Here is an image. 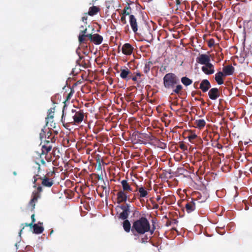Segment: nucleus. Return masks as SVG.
Masks as SVG:
<instances>
[{
  "instance_id": "49",
  "label": "nucleus",
  "mask_w": 252,
  "mask_h": 252,
  "mask_svg": "<svg viewBox=\"0 0 252 252\" xmlns=\"http://www.w3.org/2000/svg\"><path fill=\"white\" fill-rule=\"evenodd\" d=\"M31 219H32V222L34 223L35 221V219L34 218V214H32V215Z\"/></svg>"
},
{
  "instance_id": "44",
  "label": "nucleus",
  "mask_w": 252,
  "mask_h": 252,
  "mask_svg": "<svg viewBox=\"0 0 252 252\" xmlns=\"http://www.w3.org/2000/svg\"><path fill=\"white\" fill-rule=\"evenodd\" d=\"M160 147L162 149H165L166 147V144L163 142H160L159 144Z\"/></svg>"
},
{
  "instance_id": "64",
  "label": "nucleus",
  "mask_w": 252,
  "mask_h": 252,
  "mask_svg": "<svg viewBox=\"0 0 252 252\" xmlns=\"http://www.w3.org/2000/svg\"><path fill=\"white\" fill-rule=\"evenodd\" d=\"M96 0H93L92 1V2L94 3V2H95V1H96Z\"/></svg>"
},
{
  "instance_id": "9",
  "label": "nucleus",
  "mask_w": 252,
  "mask_h": 252,
  "mask_svg": "<svg viewBox=\"0 0 252 252\" xmlns=\"http://www.w3.org/2000/svg\"><path fill=\"white\" fill-rule=\"evenodd\" d=\"M196 62L201 64H204L205 65L211 63H210V56L206 54L199 55V56L196 58Z\"/></svg>"
},
{
  "instance_id": "15",
  "label": "nucleus",
  "mask_w": 252,
  "mask_h": 252,
  "mask_svg": "<svg viewBox=\"0 0 252 252\" xmlns=\"http://www.w3.org/2000/svg\"><path fill=\"white\" fill-rule=\"evenodd\" d=\"M234 67L232 65H228L224 66L222 68V73L224 76L232 75L234 72Z\"/></svg>"
},
{
  "instance_id": "36",
  "label": "nucleus",
  "mask_w": 252,
  "mask_h": 252,
  "mask_svg": "<svg viewBox=\"0 0 252 252\" xmlns=\"http://www.w3.org/2000/svg\"><path fill=\"white\" fill-rule=\"evenodd\" d=\"M40 138L41 140H42L43 138H46V134L44 129H42L40 133Z\"/></svg>"
},
{
  "instance_id": "10",
  "label": "nucleus",
  "mask_w": 252,
  "mask_h": 252,
  "mask_svg": "<svg viewBox=\"0 0 252 252\" xmlns=\"http://www.w3.org/2000/svg\"><path fill=\"white\" fill-rule=\"evenodd\" d=\"M220 95L219 89L217 88L211 89L208 92V96L212 100L217 99Z\"/></svg>"
},
{
  "instance_id": "38",
  "label": "nucleus",
  "mask_w": 252,
  "mask_h": 252,
  "mask_svg": "<svg viewBox=\"0 0 252 252\" xmlns=\"http://www.w3.org/2000/svg\"><path fill=\"white\" fill-rule=\"evenodd\" d=\"M120 207L123 210V211L130 210V205L128 204H126V205H122Z\"/></svg>"
},
{
  "instance_id": "13",
  "label": "nucleus",
  "mask_w": 252,
  "mask_h": 252,
  "mask_svg": "<svg viewBox=\"0 0 252 252\" xmlns=\"http://www.w3.org/2000/svg\"><path fill=\"white\" fill-rule=\"evenodd\" d=\"M196 208L195 203L193 199L191 198L190 201H188L185 205V209L186 211L188 213H191Z\"/></svg>"
},
{
  "instance_id": "17",
  "label": "nucleus",
  "mask_w": 252,
  "mask_h": 252,
  "mask_svg": "<svg viewBox=\"0 0 252 252\" xmlns=\"http://www.w3.org/2000/svg\"><path fill=\"white\" fill-rule=\"evenodd\" d=\"M131 74V72L128 70V68L121 69L120 77L124 79L127 80L130 78L129 75Z\"/></svg>"
},
{
  "instance_id": "60",
  "label": "nucleus",
  "mask_w": 252,
  "mask_h": 252,
  "mask_svg": "<svg viewBox=\"0 0 252 252\" xmlns=\"http://www.w3.org/2000/svg\"><path fill=\"white\" fill-rule=\"evenodd\" d=\"M166 66H164V67L163 68V70L164 71H165V70H166Z\"/></svg>"
},
{
  "instance_id": "30",
  "label": "nucleus",
  "mask_w": 252,
  "mask_h": 252,
  "mask_svg": "<svg viewBox=\"0 0 252 252\" xmlns=\"http://www.w3.org/2000/svg\"><path fill=\"white\" fill-rule=\"evenodd\" d=\"M131 9L129 5L126 6V7H125L124 9L123 10V11L122 12V15H124L126 16V15L130 16L131 15V14H130L131 13Z\"/></svg>"
},
{
  "instance_id": "6",
  "label": "nucleus",
  "mask_w": 252,
  "mask_h": 252,
  "mask_svg": "<svg viewBox=\"0 0 252 252\" xmlns=\"http://www.w3.org/2000/svg\"><path fill=\"white\" fill-rule=\"evenodd\" d=\"M42 191V187L39 186L37 188L36 191H33L32 193V198L31 199L29 205L32 206V209L33 210L35 207V202L40 197V192Z\"/></svg>"
},
{
  "instance_id": "43",
  "label": "nucleus",
  "mask_w": 252,
  "mask_h": 252,
  "mask_svg": "<svg viewBox=\"0 0 252 252\" xmlns=\"http://www.w3.org/2000/svg\"><path fill=\"white\" fill-rule=\"evenodd\" d=\"M87 37H83L82 38V39L83 40L81 41H80L79 39H78V40H79V43L80 44H83V43H86L87 42V39H86V38Z\"/></svg>"
},
{
  "instance_id": "52",
  "label": "nucleus",
  "mask_w": 252,
  "mask_h": 252,
  "mask_svg": "<svg viewBox=\"0 0 252 252\" xmlns=\"http://www.w3.org/2000/svg\"><path fill=\"white\" fill-rule=\"evenodd\" d=\"M142 76V74H141V73L140 72H137L136 74V76H138V77H141Z\"/></svg>"
},
{
  "instance_id": "50",
  "label": "nucleus",
  "mask_w": 252,
  "mask_h": 252,
  "mask_svg": "<svg viewBox=\"0 0 252 252\" xmlns=\"http://www.w3.org/2000/svg\"><path fill=\"white\" fill-rule=\"evenodd\" d=\"M136 199H138V197H136L135 196V194H134L133 195V197L132 199V200L131 201H129V202H132L134 200H135Z\"/></svg>"
},
{
  "instance_id": "31",
  "label": "nucleus",
  "mask_w": 252,
  "mask_h": 252,
  "mask_svg": "<svg viewBox=\"0 0 252 252\" xmlns=\"http://www.w3.org/2000/svg\"><path fill=\"white\" fill-rule=\"evenodd\" d=\"M175 87V88L173 90V93L171 94H172L173 93L176 94H181V92L183 89L182 86L180 84H177Z\"/></svg>"
},
{
  "instance_id": "29",
  "label": "nucleus",
  "mask_w": 252,
  "mask_h": 252,
  "mask_svg": "<svg viewBox=\"0 0 252 252\" xmlns=\"http://www.w3.org/2000/svg\"><path fill=\"white\" fill-rule=\"evenodd\" d=\"M130 212L129 210H125L123 211L120 214L119 218L123 220H126V219L128 217L129 213Z\"/></svg>"
},
{
  "instance_id": "53",
  "label": "nucleus",
  "mask_w": 252,
  "mask_h": 252,
  "mask_svg": "<svg viewBox=\"0 0 252 252\" xmlns=\"http://www.w3.org/2000/svg\"><path fill=\"white\" fill-rule=\"evenodd\" d=\"M33 222H32L31 223H29V224H28V226H30V227H33Z\"/></svg>"
},
{
  "instance_id": "54",
  "label": "nucleus",
  "mask_w": 252,
  "mask_h": 252,
  "mask_svg": "<svg viewBox=\"0 0 252 252\" xmlns=\"http://www.w3.org/2000/svg\"><path fill=\"white\" fill-rule=\"evenodd\" d=\"M160 199H161V197H160V196L158 195V196H157V200L158 201L159 200H160Z\"/></svg>"
},
{
  "instance_id": "18",
  "label": "nucleus",
  "mask_w": 252,
  "mask_h": 252,
  "mask_svg": "<svg viewBox=\"0 0 252 252\" xmlns=\"http://www.w3.org/2000/svg\"><path fill=\"white\" fill-rule=\"evenodd\" d=\"M224 76V74L219 71L215 74V80L219 85H222L223 84V77Z\"/></svg>"
},
{
  "instance_id": "58",
  "label": "nucleus",
  "mask_w": 252,
  "mask_h": 252,
  "mask_svg": "<svg viewBox=\"0 0 252 252\" xmlns=\"http://www.w3.org/2000/svg\"><path fill=\"white\" fill-rule=\"evenodd\" d=\"M24 228V226H23V227H22V228L21 229V230H20V232H19L20 235H21V232H22V230H23V229Z\"/></svg>"
},
{
  "instance_id": "39",
  "label": "nucleus",
  "mask_w": 252,
  "mask_h": 252,
  "mask_svg": "<svg viewBox=\"0 0 252 252\" xmlns=\"http://www.w3.org/2000/svg\"><path fill=\"white\" fill-rule=\"evenodd\" d=\"M139 137L142 139H148L150 138V136L146 133H140Z\"/></svg>"
},
{
  "instance_id": "24",
  "label": "nucleus",
  "mask_w": 252,
  "mask_h": 252,
  "mask_svg": "<svg viewBox=\"0 0 252 252\" xmlns=\"http://www.w3.org/2000/svg\"><path fill=\"white\" fill-rule=\"evenodd\" d=\"M123 225L125 231L126 232H129L131 230V224L129 221L127 220H126L123 223Z\"/></svg>"
},
{
  "instance_id": "45",
  "label": "nucleus",
  "mask_w": 252,
  "mask_h": 252,
  "mask_svg": "<svg viewBox=\"0 0 252 252\" xmlns=\"http://www.w3.org/2000/svg\"><path fill=\"white\" fill-rule=\"evenodd\" d=\"M214 45V40L212 39L210 40L208 43V46L209 47H212Z\"/></svg>"
},
{
  "instance_id": "62",
  "label": "nucleus",
  "mask_w": 252,
  "mask_h": 252,
  "mask_svg": "<svg viewBox=\"0 0 252 252\" xmlns=\"http://www.w3.org/2000/svg\"><path fill=\"white\" fill-rule=\"evenodd\" d=\"M53 232V230H52L51 231L50 233V235H51Z\"/></svg>"
},
{
  "instance_id": "37",
  "label": "nucleus",
  "mask_w": 252,
  "mask_h": 252,
  "mask_svg": "<svg viewBox=\"0 0 252 252\" xmlns=\"http://www.w3.org/2000/svg\"><path fill=\"white\" fill-rule=\"evenodd\" d=\"M74 93V90L71 89L70 93L67 94V95L66 97V101H68L70 99V98L72 96Z\"/></svg>"
},
{
  "instance_id": "63",
  "label": "nucleus",
  "mask_w": 252,
  "mask_h": 252,
  "mask_svg": "<svg viewBox=\"0 0 252 252\" xmlns=\"http://www.w3.org/2000/svg\"><path fill=\"white\" fill-rule=\"evenodd\" d=\"M172 229L174 230L177 231V230H176V229L175 228H173Z\"/></svg>"
},
{
  "instance_id": "19",
  "label": "nucleus",
  "mask_w": 252,
  "mask_h": 252,
  "mask_svg": "<svg viewBox=\"0 0 252 252\" xmlns=\"http://www.w3.org/2000/svg\"><path fill=\"white\" fill-rule=\"evenodd\" d=\"M56 141L54 136H52V132L49 130L46 133V138L45 140V142L47 145L49 144L51 142L54 143Z\"/></svg>"
},
{
  "instance_id": "20",
  "label": "nucleus",
  "mask_w": 252,
  "mask_h": 252,
  "mask_svg": "<svg viewBox=\"0 0 252 252\" xmlns=\"http://www.w3.org/2000/svg\"><path fill=\"white\" fill-rule=\"evenodd\" d=\"M100 8L96 6H93L89 8L88 14L90 16H93L96 15L98 12L100 11Z\"/></svg>"
},
{
  "instance_id": "51",
  "label": "nucleus",
  "mask_w": 252,
  "mask_h": 252,
  "mask_svg": "<svg viewBox=\"0 0 252 252\" xmlns=\"http://www.w3.org/2000/svg\"><path fill=\"white\" fill-rule=\"evenodd\" d=\"M132 80L133 81H136L137 79V77L135 76H133L131 78Z\"/></svg>"
},
{
  "instance_id": "35",
  "label": "nucleus",
  "mask_w": 252,
  "mask_h": 252,
  "mask_svg": "<svg viewBox=\"0 0 252 252\" xmlns=\"http://www.w3.org/2000/svg\"><path fill=\"white\" fill-rule=\"evenodd\" d=\"M39 179H41V180L42 179L41 177H39V176L38 175H35L33 176V183L34 184V185L33 186L34 188L36 187V185L35 183Z\"/></svg>"
},
{
  "instance_id": "16",
  "label": "nucleus",
  "mask_w": 252,
  "mask_h": 252,
  "mask_svg": "<svg viewBox=\"0 0 252 252\" xmlns=\"http://www.w3.org/2000/svg\"><path fill=\"white\" fill-rule=\"evenodd\" d=\"M123 189L122 190L127 192L133 191L132 188H131L129 183L126 180H123L121 182Z\"/></svg>"
},
{
  "instance_id": "56",
  "label": "nucleus",
  "mask_w": 252,
  "mask_h": 252,
  "mask_svg": "<svg viewBox=\"0 0 252 252\" xmlns=\"http://www.w3.org/2000/svg\"><path fill=\"white\" fill-rule=\"evenodd\" d=\"M158 204H156V205L154 206V209H157V208H158Z\"/></svg>"
},
{
  "instance_id": "46",
  "label": "nucleus",
  "mask_w": 252,
  "mask_h": 252,
  "mask_svg": "<svg viewBox=\"0 0 252 252\" xmlns=\"http://www.w3.org/2000/svg\"><path fill=\"white\" fill-rule=\"evenodd\" d=\"M87 16H83L82 18V21L84 22L85 23L87 24Z\"/></svg>"
},
{
  "instance_id": "32",
  "label": "nucleus",
  "mask_w": 252,
  "mask_h": 252,
  "mask_svg": "<svg viewBox=\"0 0 252 252\" xmlns=\"http://www.w3.org/2000/svg\"><path fill=\"white\" fill-rule=\"evenodd\" d=\"M54 108H51L49 110L47 118L46 119H53L54 118Z\"/></svg>"
},
{
  "instance_id": "59",
  "label": "nucleus",
  "mask_w": 252,
  "mask_h": 252,
  "mask_svg": "<svg viewBox=\"0 0 252 252\" xmlns=\"http://www.w3.org/2000/svg\"><path fill=\"white\" fill-rule=\"evenodd\" d=\"M180 2L179 1V0H177V4H180Z\"/></svg>"
},
{
  "instance_id": "5",
  "label": "nucleus",
  "mask_w": 252,
  "mask_h": 252,
  "mask_svg": "<svg viewBox=\"0 0 252 252\" xmlns=\"http://www.w3.org/2000/svg\"><path fill=\"white\" fill-rule=\"evenodd\" d=\"M136 189L133 191H138V193H135V196L138 197V199L142 203L144 201L143 198L147 197L148 191L143 186L139 187L137 185H136Z\"/></svg>"
},
{
  "instance_id": "40",
  "label": "nucleus",
  "mask_w": 252,
  "mask_h": 252,
  "mask_svg": "<svg viewBox=\"0 0 252 252\" xmlns=\"http://www.w3.org/2000/svg\"><path fill=\"white\" fill-rule=\"evenodd\" d=\"M120 21L123 25L126 24V15H122Z\"/></svg>"
},
{
  "instance_id": "3",
  "label": "nucleus",
  "mask_w": 252,
  "mask_h": 252,
  "mask_svg": "<svg viewBox=\"0 0 252 252\" xmlns=\"http://www.w3.org/2000/svg\"><path fill=\"white\" fill-rule=\"evenodd\" d=\"M65 106H63V114L62 116V122L63 123L65 122L68 123H73L74 124H80L84 120V112L83 110H80L78 111H76L75 110H72V112L73 113H74V115L72 116L73 121H71V119H66L65 116L64 115V109Z\"/></svg>"
},
{
  "instance_id": "33",
  "label": "nucleus",
  "mask_w": 252,
  "mask_h": 252,
  "mask_svg": "<svg viewBox=\"0 0 252 252\" xmlns=\"http://www.w3.org/2000/svg\"><path fill=\"white\" fill-rule=\"evenodd\" d=\"M197 135L194 133H191L190 135H189L188 137L189 138V140L190 142H192V141L197 138Z\"/></svg>"
},
{
  "instance_id": "28",
  "label": "nucleus",
  "mask_w": 252,
  "mask_h": 252,
  "mask_svg": "<svg viewBox=\"0 0 252 252\" xmlns=\"http://www.w3.org/2000/svg\"><path fill=\"white\" fill-rule=\"evenodd\" d=\"M87 29L85 28L84 30H81L80 32V34L78 36V38L80 41H82L83 37H87L89 38V34L87 33Z\"/></svg>"
},
{
  "instance_id": "55",
  "label": "nucleus",
  "mask_w": 252,
  "mask_h": 252,
  "mask_svg": "<svg viewBox=\"0 0 252 252\" xmlns=\"http://www.w3.org/2000/svg\"><path fill=\"white\" fill-rule=\"evenodd\" d=\"M41 163L42 164H45V161L43 159H41Z\"/></svg>"
},
{
  "instance_id": "21",
  "label": "nucleus",
  "mask_w": 252,
  "mask_h": 252,
  "mask_svg": "<svg viewBox=\"0 0 252 252\" xmlns=\"http://www.w3.org/2000/svg\"><path fill=\"white\" fill-rule=\"evenodd\" d=\"M194 125H195L196 127L201 129L205 126L206 122L203 119L196 120L194 122Z\"/></svg>"
},
{
  "instance_id": "26",
  "label": "nucleus",
  "mask_w": 252,
  "mask_h": 252,
  "mask_svg": "<svg viewBox=\"0 0 252 252\" xmlns=\"http://www.w3.org/2000/svg\"><path fill=\"white\" fill-rule=\"evenodd\" d=\"M153 64V63L151 61L146 62L144 67L143 71L145 73L147 74L151 69V66Z\"/></svg>"
},
{
  "instance_id": "41",
  "label": "nucleus",
  "mask_w": 252,
  "mask_h": 252,
  "mask_svg": "<svg viewBox=\"0 0 252 252\" xmlns=\"http://www.w3.org/2000/svg\"><path fill=\"white\" fill-rule=\"evenodd\" d=\"M179 147L181 149H182L184 151L187 150V147L184 143H181L180 144Z\"/></svg>"
},
{
  "instance_id": "48",
  "label": "nucleus",
  "mask_w": 252,
  "mask_h": 252,
  "mask_svg": "<svg viewBox=\"0 0 252 252\" xmlns=\"http://www.w3.org/2000/svg\"><path fill=\"white\" fill-rule=\"evenodd\" d=\"M198 82H195L194 83L193 87L195 89H198Z\"/></svg>"
},
{
  "instance_id": "34",
  "label": "nucleus",
  "mask_w": 252,
  "mask_h": 252,
  "mask_svg": "<svg viewBox=\"0 0 252 252\" xmlns=\"http://www.w3.org/2000/svg\"><path fill=\"white\" fill-rule=\"evenodd\" d=\"M178 222V221L176 219H173L172 220H168L166 223V226H170L172 223L177 224Z\"/></svg>"
},
{
  "instance_id": "23",
  "label": "nucleus",
  "mask_w": 252,
  "mask_h": 252,
  "mask_svg": "<svg viewBox=\"0 0 252 252\" xmlns=\"http://www.w3.org/2000/svg\"><path fill=\"white\" fill-rule=\"evenodd\" d=\"M52 148V146L50 144V143L48 145L46 143L42 147V154H47L49 152H50Z\"/></svg>"
},
{
  "instance_id": "57",
  "label": "nucleus",
  "mask_w": 252,
  "mask_h": 252,
  "mask_svg": "<svg viewBox=\"0 0 252 252\" xmlns=\"http://www.w3.org/2000/svg\"><path fill=\"white\" fill-rule=\"evenodd\" d=\"M80 29L81 30H84V29H85V28H84V26H80Z\"/></svg>"
},
{
  "instance_id": "4",
  "label": "nucleus",
  "mask_w": 252,
  "mask_h": 252,
  "mask_svg": "<svg viewBox=\"0 0 252 252\" xmlns=\"http://www.w3.org/2000/svg\"><path fill=\"white\" fill-rule=\"evenodd\" d=\"M163 85L167 89L175 88V86L179 83V79L173 73H168L165 75L163 78Z\"/></svg>"
},
{
  "instance_id": "47",
  "label": "nucleus",
  "mask_w": 252,
  "mask_h": 252,
  "mask_svg": "<svg viewBox=\"0 0 252 252\" xmlns=\"http://www.w3.org/2000/svg\"><path fill=\"white\" fill-rule=\"evenodd\" d=\"M155 229H156V227H155V225H153L152 229H150V231H149L151 234H153Z\"/></svg>"
},
{
  "instance_id": "2",
  "label": "nucleus",
  "mask_w": 252,
  "mask_h": 252,
  "mask_svg": "<svg viewBox=\"0 0 252 252\" xmlns=\"http://www.w3.org/2000/svg\"><path fill=\"white\" fill-rule=\"evenodd\" d=\"M129 18V24L134 33L139 34L144 33V29L148 27L147 23L144 20L137 21L133 15H130Z\"/></svg>"
},
{
  "instance_id": "7",
  "label": "nucleus",
  "mask_w": 252,
  "mask_h": 252,
  "mask_svg": "<svg viewBox=\"0 0 252 252\" xmlns=\"http://www.w3.org/2000/svg\"><path fill=\"white\" fill-rule=\"evenodd\" d=\"M127 200L129 201V196L128 193L122 190H120L117 194V200L118 204L126 202Z\"/></svg>"
},
{
  "instance_id": "11",
  "label": "nucleus",
  "mask_w": 252,
  "mask_h": 252,
  "mask_svg": "<svg viewBox=\"0 0 252 252\" xmlns=\"http://www.w3.org/2000/svg\"><path fill=\"white\" fill-rule=\"evenodd\" d=\"M133 51V47L129 43L124 44L122 47V53L126 55H130Z\"/></svg>"
},
{
  "instance_id": "22",
  "label": "nucleus",
  "mask_w": 252,
  "mask_h": 252,
  "mask_svg": "<svg viewBox=\"0 0 252 252\" xmlns=\"http://www.w3.org/2000/svg\"><path fill=\"white\" fill-rule=\"evenodd\" d=\"M42 180V185L44 187H51L53 185V180L46 177H45Z\"/></svg>"
},
{
  "instance_id": "42",
  "label": "nucleus",
  "mask_w": 252,
  "mask_h": 252,
  "mask_svg": "<svg viewBox=\"0 0 252 252\" xmlns=\"http://www.w3.org/2000/svg\"><path fill=\"white\" fill-rule=\"evenodd\" d=\"M101 188L103 189V191H105V194L106 195L107 194H109V189H107V188H106V187L105 186H101Z\"/></svg>"
},
{
  "instance_id": "27",
  "label": "nucleus",
  "mask_w": 252,
  "mask_h": 252,
  "mask_svg": "<svg viewBox=\"0 0 252 252\" xmlns=\"http://www.w3.org/2000/svg\"><path fill=\"white\" fill-rule=\"evenodd\" d=\"M181 82L186 86L191 85L192 83V80L187 77H183L181 79Z\"/></svg>"
},
{
  "instance_id": "25",
  "label": "nucleus",
  "mask_w": 252,
  "mask_h": 252,
  "mask_svg": "<svg viewBox=\"0 0 252 252\" xmlns=\"http://www.w3.org/2000/svg\"><path fill=\"white\" fill-rule=\"evenodd\" d=\"M33 232L36 234H40L43 232L44 228L42 226H38L37 224L33 225Z\"/></svg>"
},
{
  "instance_id": "1",
  "label": "nucleus",
  "mask_w": 252,
  "mask_h": 252,
  "mask_svg": "<svg viewBox=\"0 0 252 252\" xmlns=\"http://www.w3.org/2000/svg\"><path fill=\"white\" fill-rule=\"evenodd\" d=\"M150 231V223L146 218L142 217L134 221L131 227V232L134 236L142 235Z\"/></svg>"
},
{
  "instance_id": "12",
  "label": "nucleus",
  "mask_w": 252,
  "mask_h": 252,
  "mask_svg": "<svg viewBox=\"0 0 252 252\" xmlns=\"http://www.w3.org/2000/svg\"><path fill=\"white\" fill-rule=\"evenodd\" d=\"M202 71L207 75H211L215 72L214 66L212 64H208L201 67Z\"/></svg>"
},
{
  "instance_id": "61",
  "label": "nucleus",
  "mask_w": 252,
  "mask_h": 252,
  "mask_svg": "<svg viewBox=\"0 0 252 252\" xmlns=\"http://www.w3.org/2000/svg\"><path fill=\"white\" fill-rule=\"evenodd\" d=\"M28 224H29V223H25V225L26 226H28Z\"/></svg>"
},
{
  "instance_id": "14",
  "label": "nucleus",
  "mask_w": 252,
  "mask_h": 252,
  "mask_svg": "<svg viewBox=\"0 0 252 252\" xmlns=\"http://www.w3.org/2000/svg\"><path fill=\"white\" fill-rule=\"evenodd\" d=\"M211 84L207 79H203L199 86V89L204 93L206 92L211 88Z\"/></svg>"
},
{
  "instance_id": "8",
  "label": "nucleus",
  "mask_w": 252,
  "mask_h": 252,
  "mask_svg": "<svg viewBox=\"0 0 252 252\" xmlns=\"http://www.w3.org/2000/svg\"><path fill=\"white\" fill-rule=\"evenodd\" d=\"M89 35V39L94 44L96 45H99L102 42L103 38L101 35L97 33L94 34L90 33Z\"/></svg>"
}]
</instances>
